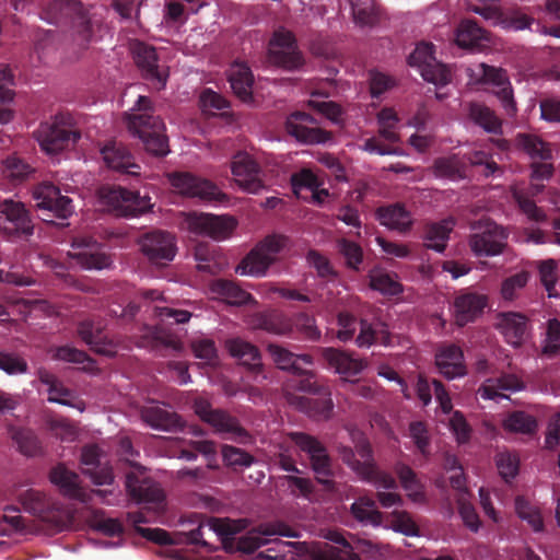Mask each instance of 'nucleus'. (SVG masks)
I'll list each match as a JSON object with an SVG mask.
<instances>
[{
  "mask_svg": "<svg viewBox=\"0 0 560 560\" xmlns=\"http://www.w3.org/2000/svg\"><path fill=\"white\" fill-rule=\"evenodd\" d=\"M125 119L128 130L142 141L147 152L154 156H165L170 152L165 125L153 115L149 97L139 96L132 113H126Z\"/></svg>",
  "mask_w": 560,
  "mask_h": 560,
  "instance_id": "obj_1",
  "label": "nucleus"
},
{
  "mask_svg": "<svg viewBox=\"0 0 560 560\" xmlns=\"http://www.w3.org/2000/svg\"><path fill=\"white\" fill-rule=\"evenodd\" d=\"M338 454L345 465H347L362 481L373 483L378 488L396 489L395 478L380 469L374 457L373 450L366 438L359 435L355 439V452L346 445L338 447Z\"/></svg>",
  "mask_w": 560,
  "mask_h": 560,
  "instance_id": "obj_2",
  "label": "nucleus"
},
{
  "mask_svg": "<svg viewBox=\"0 0 560 560\" xmlns=\"http://www.w3.org/2000/svg\"><path fill=\"white\" fill-rule=\"evenodd\" d=\"M288 438L305 453L316 480L325 490L335 491L336 470L326 446L315 436L305 432H290Z\"/></svg>",
  "mask_w": 560,
  "mask_h": 560,
  "instance_id": "obj_3",
  "label": "nucleus"
},
{
  "mask_svg": "<svg viewBox=\"0 0 560 560\" xmlns=\"http://www.w3.org/2000/svg\"><path fill=\"white\" fill-rule=\"evenodd\" d=\"M33 136L43 151L55 154L74 145L81 133L74 128L70 114L58 113L50 120L40 122Z\"/></svg>",
  "mask_w": 560,
  "mask_h": 560,
  "instance_id": "obj_4",
  "label": "nucleus"
},
{
  "mask_svg": "<svg viewBox=\"0 0 560 560\" xmlns=\"http://www.w3.org/2000/svg\"><path fill=\"white\" fill-rule=\"evenodd\" d=\"M42 18L49 23L59 24L63 19H71L78 40L83 46L92 42L94 23L85 12L83 4L74 0H55L43 11Z\"/></svg>",
  "mask_w": 560,
  "mask_h": 560,
  "instance_id": "obj_5",
  "label": "nucleus"
},
{
  "mask_svg": "<svg viewBox=\"0 0 560 560\" xmlns=\"http://www.w3.org/2000/svg\"><path fill=\"white\" fill-rule=\"evenodd\" d=\"M196 415L213 431L238 444L253 443V435L241 424L240 420L229 411L212 408L206 399H196L194 404Z\"/></svg>",
  "mask_w": 560,
  "mask_h": 560,
  "instance_id": "obj_6",
  "label": "nucleus"
},
{
  "mask_svg": "<svg viewBox=\"0 0 560 560\" xmlns=\"http://www.w3.org/2000/svg\"><path fill=\"white\" fill-rule=\"evenodd\" d=\"M267 62L284 71L293 72L302 69L304 56L298 46L295 35L285 27H278L268 42Z\"/></svg>",
  "mask_w": 560,
  "mask_h": 560,
  "instance_id": "obj_7",
  "label": "nucleus"
},
{
  "mask_svg": "<svg viewBox=\"0 0 560 560\" xmlns=\"http://www.w3.org/2000/svg\"><path fill=\"white\" fill-rule=\"evenodd\" d=\"M475 232L469 236V246L477 257H491L503 253L506 246L505 230L491 220H479L472 226Z\"/></svg>",
  "mask_w": 560,
  "mask_h": 560,
  "instance_id": "obj_8",
  "label": "nucleus"
},
{
  "mask_svg": "<svg viewBox=\"0 0 560 560\" xmlns=\"http://www.w3.org/2000/svg\"><path fill=\"white\" fill-rule=\"evenodd\" d=\"M102 198L118 217L136 218L149 211L152 207L150 197H141L137 191L128 190L121 186L103 188Z\"/></svg>",
  "mask_w": 560,
  "mask_h": 560,
  "instance_id": "obj_9",
  "label": "nucleus"
},
{
  "mask_svg": "<svg viewBox=\"0 0 560 560\" xmlns=\"http://www.w3.org/2000/svg\"><path fill=\"white\" fill-rule=\"evenodd\" d=\"M129 518L135 523L136 530L142 537L158 545H194L202 547L208 545L207 541L202 539V529L205 526L202 523H199L196 528L190 529L188 533H175L172 535L162 528H147L138 526L140 523L148 522L144 515L140 512L130 513Z\"/></svg>",
  "mask_w": 560,
  "mask_h": 560,
  "instance_id": "obj_10",
  "label": "nucleus"
},
{
  "mask_svg": "<svg viewBox=\"0 0 560 560\" xmlns=\"http://www.w3.org/2000/svg\"><path fill=\"white\" fill-rule=\"evenodd\" d=\"M434 46L431 43H420L408 57V65L417 68L423 80L435 85H446L451 81L447 67L434 57Z\"/></svg>",
  "mask_w": 560,
  "mask_h": 560,
  "instance_id": "obj_11",
  "label": "nucleus"
},
{
  "mask_svg": "<svg viewBox=\"0 0 560 560\" xmlns=\"http://www.w3.org/2000/svg\"><path fill=\"white\" fill-rule=\"evenodd\" d=\"M271 536L299 538L300 534L281 521L260 524L237 539V549L245 553H253L260 547L272 541L284 545V542L280 541L278 538L270 539L269 537Z\"/></svg>",
  "mask_w": 560,
  "mask_h": 560,
  "instance_id": "obj_12",
  "label": "nucleus"
},
{
  "mask_svg": "<svg viewBox=\"0 0 560 560\" xmlns=\"http://www.w3.org/2000/svg\"><path fill=\"white\" fill-rule=\"evenodd\" d=\"M170 182L180 195L186 197L198 198L199 200L208 202H222L226 200V195L213 183L190 173H173L170 175Z\"/></svg>",
  "mask_w": 560,
  "mask_h": 560,
  "instance_id": "obj_13",
  "label": "nucleus"
},
{
  "mask_svg": "<svg viewBox=\"0 0 560 560\" xmlns=\"http://www.w3.org/2000/svg\"><path fill=\"white\" fill-rule=\"evenodd\" d=\"M33 230L30 213L21 201L5 199L0 203V231L8 238L30 236Z\"/></svg>",
  "mask_w": 560,
  "mask_h": 560,
  "instance_id": "obj_14",
  "label": "nucleus"
},
{
  "mask_svg": "<svg viewBox=\"0 0 560 560\" xmlns=\"http://www.w3.org/2000/svg\"><path fill=\"white\" fill-rule=\"evenodd\" d=\"M142 255L154 265L164 266L172 261L176 255L175 237L165 231L154 230L144 233L139 238Z\"/></svg>",
  "mask_w": 560,
  "mask_h": 560,
  "instance_id": "obj_15",
  "label": "nucleus"
},
{
  "mask_svg": "<svg viewBox=\"0 0 560 560\" xmlns=\"http://www.w3.org/2000/svg\"><path fill=\"white\" fill-rule=\"evenodd\" d=\"M186 223L190 232L215 241L228 238L236 226L233 217L196 212L187 215Z\"/></svg>",
  "mask_w": 560,
  "mask_h": 560,
  "instance_id": "obj_16",
  "label": "nucleus"
},
{
  "mask_svg": "<svg viewBox=\"0 0 560 560\" xmlns=\"http://www.w3.org/2000/svg\"><path fill=\"white\" fill-rule=\"evenodd\" d=\"M316 125V119L310 114L294 112L285 120V130L303 144H320L331 140L332 133Z\"/></svg>",
  "mask_w": 560,
  "mask_h": 560,
  "instance_id": "obj_17",
  "label": "nucleus"
},
{
  "mask_svg": "<svg viewBox=\"0 0 560 560\" xmlns=\"http://www.w3.org/2000/svg\"><path fill=\"white\" fill-rule=\"evenodd\" d=\"M36 207L47 212L48 218L68 219L73 213L72 200L60 194V189L51 183L38 185L33 192Z\"/></svg>",
  "mask_w": 560,
  "mask_h": 560,
  "instance_id": "obj_18",
  "label": "nucleus"
},
{
  "mask_svg": "<svg viewBox=\"0 0 560 560\" xmlns=\"http://www.w3.org/2000/svg\"><path fill=\"white\" fill-rule=\"evenodd\" d=\"M131 51L133 56V60L137 67L141 70L142 75L155 83L159 89L165 86L168 70L166 67L159 65L158 52L154 47L143 43V42H135L131 46Z\"/></svg>",
  "mask_w": 560,
  "mask_h": 560,
  "instance_id": "obj_19",
  "label": "nucleus"
},
{
  "mask_svg": "<svg viewBox=\"0 0 560 560\" xmlns=\"http://www.w3.org/2000/svg\"><path fill=\"white\" fill-rule=\"evenodd\" d=\"M104 457L102 450L95 444L82 447V472L97 486L110 485L114 481L113 469Z\"/></svg>",
  "mask_w": 560,
  "mask_h": 560,
  "instance_id": "obj_20",
  "label": "nucleus"
},
{
  "mask_svg": "<svg viewBox=\"0 0 560 560\" xmlns=\"http://www.w3.org/2000/svg\"><path fill=\"white\" fill-rule=\"evenodd\" d=\"M23 483L13 485L11 495L22 505L23 510L40 518H49L55 510V503L43 491L28 488L23 490Z\"/></svg>",
  "mask_w": 560,
  "mask_h": 560,
  "instance_id": "obj_21",
  "label": "nucleus"
},
{
  "mask_svg": "<svg viewBox=\"0 0 560 560\" xmlns=\"http://www.w3.org/2000/svg\"><path fill=\"white\" fill-rule=\"evenodd\" d=\"M105 322L100 316L85 318L78 324L77 331L81 340L86 343L91 350L104 355L114 354L112 342L107 340L105 334Z\"/></svg>",
  "mask_w": 560,
  "mask_h": 560,
  "instance_id": "obj_22",
  "label": "nucleus"
},
{
  "mask_svg": "<svg viewBox=\"0 0 560 560\" xmlns=\"http://www.w3.org/2000/svg\"><path fill=\"white\" fill-rule=\"evenodd\" d=\"M481 69L483 81L495 86L494 94L501 102V106L508 116L513 117L517 107L506 71L485 63H481Z\"/></svg>",
  "mask_w": 560,
  "mask_h": 560,
  "instance_id": "obj_23",
  "label": "nucleus"
},
{
  "mask_svg": "<svg viewBox=\"0 0 560 560\" xmlns=\"http://www.w3.org/2000/svg\"><path fill=\"white\" fill-rule=\"evenodd\" d=\"M126 489L129 497L138 503H150L160 510L164 503L163 490L151 479H140L136 472L126 475Z\"/></svg>",
  "mask_w": 560,
  "mask_h": 560,
  "instance_id": "obj_24",
  "label": "nucleus"
},
{
  "mask_svg": "<svg viewBox=\"0 0 560 560\" xmlns=\"http://www.w3.org/2000/svg\"><path fill=\"white\" fill-rule=\"evenodd\" d=\"M232 174L236 184L245 191L257 194L264 188L258 164L246 153H238L232 162Z\"/></svg>",
  "mask_w": 560,
  "mask_h": 560,
  "instance_id": "obj_25",
  "label": "nucleus"
},
{
  "mask_svg": "<svg viewBox=\"0 0 560 560\" xmlns=\"http://www.w3.org/2000/svg\"><path fill=\"white\" fill-rule=\"evenodd\" d=\"M487 304L488 299L485 294L460 291L453 303L455 323L463 327L476 320L482 314Z\"/></svg>",
  "mask_w": 560,
  "mask_h": 560,
  "instance_id": "obj_26",
  "label": "nucleus"
},
{
  "mask_svg": "<svg viewBox=\"0 0 560 560\" xmlns=\"http://www.w3.org/2000/svg\"><path fill=\"white\" fill-rule=\"evenodd\" d=\"M498 318L497 327L505 341L515 348L523 345L528 336V318L516 312L501 313Z\"/></svg>",
  "mask_w": 560,
  "mask_h": 560,
  "instance_id": "obj_27",
  "label": "nucleus"
},
{
  "mask_svg": "<svg viewBox=\"0 0 560 560\" xmlns=\"http://www.w3.org/2000/svg\"><path fill=\"white\" fill-rule=\"evenodd\" d=\"M439 372L446 378L453 380L466 375L463 350L456 345L442 347L435 354Z\"/></svg>",
  "mask_w": 560,
  "mask_h": 560,
  "instance_id": "obj_28",
  "label": "nucleus"
},
{
  "mask_svg": "<svg viewBox=\"0 0 560 560\" xmlns=\"http://www.w3.org/2000/svg\"><path fill=\"white\" fill-rule=\"evenodd\" d=\"M318 395L319 397L290 396L288 401L295 405L311 418L316 420L329 419L334 408L330 392L327 388Z\"/></svg>",
  "mask_w": 560,
  "mask_h": 560,
  "instance_id": "obj_29",
  "label": "nucleus"
},
{
  "mask_svg": "<svg viewBox=\"0 0 560 560\" xmlns=\"http://www.w3.org/2000/svg\"><path fill=\"white\" fill-rule=\"evenodd\" d=\"M74 247H82L83 249L73 255L77 262L88 270H102L110 267V256L97 249V243L92 238H80L73 242Z\"/></svg>",
  "mask_w": 560,
  "mask_h": 560,
  "instance_id": "obj_30",
  "label": "nucleus"
},
{
  "mask_svg": "<svg viewBox=\"0 0 560 560\" xmlns=\"http://www.w3.org/2000/svg\"><path fill=\"white\" fill-rule=\"evenodd\" d=\"M141 419L152 429L160 431L174 432L183 427L182 419L176 412L161 406L142 408Z\"/></svg>",
  "mask_w": 560,
  "mask_h": 560,
  "instance_id": "obj_31",
  "label": "nucleus"
},
{
  "mask_svg": "<svg viewBox=\"0 0 560 560\" xmlns=\"http://www.w3.org/2000/svg\"><path fill=\"white\" fill-rule=\"evenodd\" d=\"M320 353L330 369L346 377L360 374L365 366L361 360L335 348H322Z\"/></svg>",
  "mask_w": 560,
  "mask_h": 560,
  "instance_id": "obj_32",
  "label": "nucleus"
},
{
  "mask_svg": "<svg viewBox=\"0 0 560 560\" xmlns=\"http://www.w3.org/2000/svg\"><path fill=\"white\" fill-rule=\"evenodd\" d=\"M454 225L455 221L452 218L427 223L423 230L424 247L436 253H444Z\"/></svg>",
  "mask_w": 560,
  "mask_h": 560,
  "instance_id": "obj_33",
  "label": "nucleus"
},
{
  "mask_svg": "<svg viewBox=\"0 0 560 560\" xmlns=\"http://www.w3.org/2000/svg\"><path fill=\"white\" fill-rule=\"evenodd\" d=\"M267 350L279 369L290 371L293 374L302 373L301 363L308 366L314 364L311 354H295L280 345L269 343Z\"/></svg>",
  "mask_w": 560,
  "mask_h": 560,
  "instance_id": "obj_34",
  "label": "nucleus"
},
{
  "mask_svg": "<svg viewBox=\"0 0 560 560\" xmlns=\"http://www.w3.org/2000/svg\"><path fill=\"white\" fill-rule=\"evenodd\" d=\"M545 186L541 182H534L530 178V185L527 188L514 187L512 195L522 212H524L530 220L542 221L545 213L540 210L533 197L537 196L544 190Z\"/></svg>",
  "mask_w": 560,
  "mask_h": 560,
  "instance_id": "obj_35",
  "label": "nucleus"
},
{
  "mask_svg": "<svg viewBox=\"0 0 560 560\" xmlns=\"http://www.w3.org/2000/svg\"><path fill=\"white\" fill-rule=\"evenodd\" d=\"M229 82L234 94L245 103L253 100L254 75L243 62H235L229 70Z\"/></svg>",
  "mask_w": 560,
  "mask_h": 560,
  "instance_id": "obj_36",
  "label": "nucleus"
},
{
  "mask_svg": "<svg viewBox=\"0 0 560 560\" xmlns=\"http://www.w3.org/2000/svg\"><path fill=\"white\" fill-rule=\"evenodd\" d=\"M525 388L524 382L515 374H502L497 378H489L479 388V394L483 399L506 398L501 390L520 392Z\"/></svg>",
  "mask_w": 560,
  "mask_h": 560,
  "instance_id": "obj_37",
  "label": "nucleus"
},
{
  "mask_svg": "<svg viewBox=\"0 0 560 560\" xmlns=\"http://www.w3.org/2000/svg\"><path fill=\"white\" fill-rule=\"evenodd\" d=\"M101 153L106 165L115 171L135 174L133 168H139L129 150L120 142H109Z\"/></svg>",
  "mask_w": 560,
  "mask_h": 560,
  "instance_id": "obj_38",
  "label": "nucleus"
},
{
  "mask_svg": "<svg viewBox=\"0 0 560 560\" xmlns=\"http://www.w3.org/2000/svg\"><path fill=\"white\" fill-rule=\"evenodd\" d=\"M376 214L382 225L400 233L408 232L413 223L411 213L400 203L381 207Z\"/></svg>",
  "mask_w": 560,
  "mask_h": 560,
  "instance_id": "obj_39",
  "label": "nucleus"
},
{
  "mask_svg": "<svg viewBox=\"0 0 560 560\" xmlns=\"http://www.w3.org/2000/svg\"><path fill=\"white\" fill-rule=\"evenodd\" d=\"M49 479L62 494L83 500V490L79 485L78 474L69 470L63 464H59L50 470Z\"/></svg>",
  "mask_w": 560,
  "mask_h": 560,
  "instance_id": "obj_40",
  "label": "nucleus"
},
{
  "mask_svg": "<svg viewBox=\"0 0 560 560\" xmlns=\"http://www.w3.org/2000/svg\"><path fill=\"white\" fill-rule=\"evenodd\" d=\"M225 349L231 357L237 359L241 364L252 370L261 366L260 353L257 347L242 338L228 339L225 341Z\"/></svg>",
  "mask_w": 560,
  "mask_h": 560,
  "instance_id": "obj_41",
  "label": "nucleus"
},
{
  "mask_svg": "<svg viewBox=\"0 0 560 560\" xmlns=\"http://www.w3.org/2000/svg\"><path fill=\"white\" fill-rule=\"evenodd\" d=\"M225 349L231 357L237 359L241 364L252 370L261 366L260 353L257 347L242 338L228 339L225 341Z\"/></svg>",
  "mask_w": 560,
  "mask_h": 560,
  "instance_id": "obj_42",
  "label": "nucleus"
},
{
  "mask_svg": "<svg viewBox=\"0 0 560 560\" xmlns=\"http://www.w3.org/2000/svg\"><path fill=\"white\" fill-rule=\"evenodd\" d=\"M432 172L436 177L460 180L467 177V164L458 154L441 156L434 160Z\"/></svg>",
  "mask_w": 560,
  "mask_h": 560,
  "instance_id": "obj_43",
  "label": "nucleus"
},
{
  "mask_svg": "<svg viewBox=\"0 0 560 560\" xmlns=\"http://www.w3.org/2000/svg\"><path fill=\"white\" fill-rule=\"evenodd\" d=\"M515 141L517 148L528 154L533 162L551 161L553 159L550 143L544 141L536 135L518 133Z\"/></svg>",
  "mask_w": 560,
  "mask_h": 560,
  "instance_id": "obj_44",
  "label": "nucleus"
},
{
  "mask_svg": "<svg viewBox=\"0 0 560 560\" xmlns=\"http://www.w3.org/2000/svg\"><path fill=\"white\" fill-rule=\"evenodd\" d=\"M329 539L340 546V548L325 545V548L313 555V560H361L360 556L353 551L352 546L339 533H331Z\"/></svg>",
  "mask_w": 560,
  "mask_h": 560,
  "instance_id": "obj_45",
  "label": "nucleus"
},
{
  "mask_svg": "<svg viewBox=\"0 0 560 560\" xmlns=\"http://www.w3.org/2000/svg\"><path fill=\"white\" fill-rule=\"evenodd\" d=\"M212 293L223 299L229 304L243 305L252 300V295L243 290L236 282L228 279H217L210 284Z\"/></svg>",
  "mask_w": 560,
  "mask_h": 560,
  "instance_id": "obj_46",
  "label": "nucleus"
},
{
  "mask_svg": "<svg viewBox=\"0 0 560 560\" xmlns=\"http://www.w3.org/2000/svg\"><path fill=\"white\" fill-rule=\"evenodd\" d=\"M456 44L462 48L480 49L488 42L486 32L474 21H463L456 32Z\"/></svg>",
  "mask_w": 560,
  "mask_h": 560,
  "instance_id": "obj_47",
  "label": "nucleus"
},
{
  "mask_svg": "<svg viewBox=\"0 0 560 560\" xmlns=\"http://www.w3.org/2000/svg\"><path fill=\"white\" fill-rule=\"evenodd\" d=\"M271 259L262 255L255 246L235 267V272L241 276L264 277L271 266Z\"/></svg>",
  "mask_w": 560,
  "mask_h": 560,
  "instance_id": "obj_48",
  "label": "nucleus"
},
{
  "mask_svg": "<svg viewBox=\"0 0 560 560\" xmlns=\"http://www.w3.org/2000/svg\"><path fill=\"white\" fill-rule=\"evenodd\" d=\"M353 22L360 27H373L378 23L380 10L374 0H348Z\"/></svg>",
  "mask_w": 560,
  "mask_h": 560,
  "instance_id": "obj_49",
  "label": "nucleus"
},
{
  "mask_svg": "<svg viewBox=\"0 0 560 560\" xmlns=\"http://www.w3.org/2000/svg\"><path fill=\"white\" fill-rule=\"evenodd\" d=\"M469 118L485 131L500 133L502 122L495 113L481 103H470L468 107Z\"/></svg>",
  "mask_w": 560,
  "mask_h": 560,
  "instance_id": "obj_50",
  "label": "nucleus"
},
{
  "mask_svg": "<svg viewBox=\"0 0 560 560\" xmlns=\"http://www.w3.org/2000/svg\"><path fill=\"white\" fill-rule=\"evenodd\" d=\"M388 339L389 334L386 330L385 324L377 323L376 325H373L364 319L360 322V334L355 339V343L359 347H370L376 342L387 345Z\"/></svg>",
  "mask_w": 560,
  "mask_h": 560,
  "instance_id": "obj_51",
  "label": "nucleus"
},
{
  "mask_svg": "<svg viewBox=\"0 0 560 560\" xmlns=\"http://www.w3.org/2000/svg\"><path fill=\"white\" fill-rule=\"evenodd\" d=\"M394 470L400 480L402 488L413 501H422L424 492L416 472L408 465L398 462L395 464Z\"/></svg>",
  "mask_w": 560,
  "mask_h": 560,
  "instance_id": "obj_52",
  "label": "nucleus"
},
{
  "mask_svg": "<svg viewBox=\"0 0 560 560\" xmlns=\"http://www.w3.org/2000/svg\"><path fill=\"white\" fill-rule=\"evenodd\" d=\"M194 256L199 271L218 275L223 270L224 265L220 257L215 254L214 248H210L207 244L196 245Z\"/></svg>",
  "mask_w": 560,
  "mask_h": 560,
  "instance_id": "obj_53",
  "label": "nucleus"
},
{
  "mask_svg": "<svg viewBox=\"0 0 560 560\" xmlns=\"http://www.w3.org/2000/svg\"><path fill=\"white\" fill-rule=\"evenodd\" d=\"M351 514L361 523L378 525L382 522V514L376 509L373 499L362 497L351 504Z\"/></svg>",
  "mask_w": 560,
  "mask_h": 560,
  "instance_id": "obj_54",
  "label": "nucleus"
},
{
  "mask_svg": "<svg viewBox=\"0 0 560 560\" xmlns=\"http://www.w3.org/2000/svg\"><path fill=\"white\" fill-rule=\"evenodd\" d=\"M14 84L13 82V74L11 70L5 67L0 70V124H7L9 122L12 117L13 113L11 109L5 107L8 103H10L13 100V91L11 90V86Z\"/></svg>",
  "mask_w": 560,
  "mask_h": 560,
  "instance_id": "obj_55",
  "label": "nucleus"
},
{
  "mask_svg": "<svg viewBox=\"0 0 560 560\" xmlns=\"http://www.w3.org/2000/svg\"><path fill=\"white\" fill-rule=\"evenodd\" d=\"M86 521L93 529L106 536L115 537L122 533L121 523L116 518L106 517L105 513L101 510L91 511Z\"/></svg>",
  "mask_w": 560,
  "mask_h": 560,
  "instance_id": "obj_56",
  "label": "nucleus"
},
{
  "mask_svg": "<svg viewBox=\"0 0 560 560\" xmlns=\"http://www.w3.org/2000/svg\"><path fill=\"white\" fill-rule=\"evenodd\" d=\"M515 511L518 517L526 521L534 532L544 530V520L538 506L532 504L523 497L515 500Z\"/></svg>",
  "mask_w": 560,
  "mask_h": 560,
  "instance_id": "obj_57",
  "label": "nucleus"
},
{
  "mask_svg": "<svg viewBox=\"0 0 560 560\" xmlns=\"http://www.w3.org/2000/svg\"><path fill=\"white\" fill-rule=\"evenodd\" d=\"M504 428L511 432L532 434L537 429V421L534 416L522 410H516L506 417Z\"/></svg>",
  "mask_w": 560,
  "mask_h": 560,
  "instance_id": "obj_58",
  "label": "nucleus"
},
{
  "mask_svg": "<svg viewBox=\"0 0 560 560\" xmlns=\"http://www.w3.org/2000/svg\"><path fill=\"white\" fill-rule=\"evenodd\" d=\"M261 327L266 331L279 336H287L293 332L292 318L280 312L266 314L261 320Z\"/></svg>",
  "mask_w": 560,
  "mask_h": 560,
  "instance_id": "obj_59",
  "label": "nucleus"
},
{
  "mask_svg": "<svg viewBox=\"0 0 560 560\" xmlns=\"http://www.w3.org/2000/svg\"><path fill=\"white\" fill-rule=\"evenodd\" d=\"M337 249L346 259L349 269L360 270V265L363 261V250L359 244L347 238H340L337 241Z\"/></svg>",
  "mask_w": 560,
  "mask_h": 560,
  "instance_id": "obj_60",
  "label": "nucleus"
},
{
  "mask_svg": "<svg viewBox=\"0 0 560 560\" xmlns=\"http://www.w3.org/2000/svg\"><path fill=\"white\" fill-rule=\"evenodd\" d=\"M293 331L301 335L302 338L316 341L320 338V330L316 325V319L306 313H299L292 318Z\"/></svg>",
  "mask_w": 560,
  "mask_h": 560,
  "instance_id": "obj_61",
  "label": "nucleus"
},
{
  "mask_svg": "<svg viewBox=\"0 0 560 560\" xmlns=\"http://www.w3.org/2000/svg\"><path fill=\"white\" fill-rule=\"evenodd\" d=\"M560 351V320L552 318L547 322L546 337L541 354L546 358H553Z\"/></svg>",
  "mask_w": 560,
  "mask_h": 560,
  "instance_id": "obj_62",
  "label": "nucleus"
},
{
  "mask_svg": "<svg viewBox=\"0 0 560 560\" xmlns=\"http://www.w3.org/2000/svg\"><path fill=\"white\" fill-rule=\"evenodd\" d=\"M13 440L20 452L26 456H36L42 452V444L36 434L27 429H20L14 432Z\"/></svg>",
  "mask_w": 560,
  "mask_h": 560,
  "instance_id": "obj_63",
  "label": "nucleus"
},
{
  "mask_svg": "<svg viewBox=\"0 0 560 560\" xmlns=\"http://www.w3.org/2000/svg\"><path fill=\"white\" fill-rule=\"evenodd\" d=\"M495 464L500 476L510 481L514 479L520 470V458L515 453L500 452L495 455Z\"/></svg>",
  "mask_w": 560,
  "mask_h": 560,
  "instance_id": "obj_64",
  "label": "nucleus"
}]
</instances>
